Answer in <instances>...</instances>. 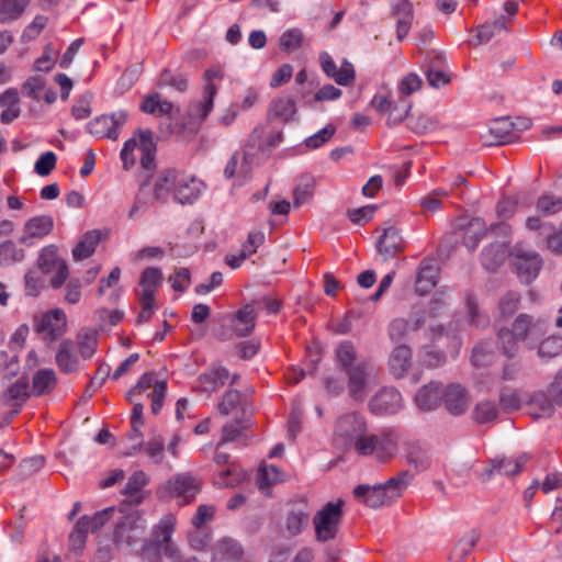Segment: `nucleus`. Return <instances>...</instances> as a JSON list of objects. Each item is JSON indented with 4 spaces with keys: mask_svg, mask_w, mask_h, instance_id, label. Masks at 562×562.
<instances>
[{
    "mask_svg": "<svg viewBox=\"0 0 562 562\" xmlns=\"http://www.w3.org/2000/svg\"><path fill=\"white\" fill-rule=\"evenodd\" d=\"M135 150L140 154L142 167L145 170H153L155 168L156 144L150 131L138 130L132 138L124 143L120 156L125 170H130L135 165Z\"/></svg>",
    "mask_w": 562,
    "mask_h": 562,
    "instance_id": "nucleus-3",
    "label": "nucleus"
},
{
    "mask_svg": "<svg viewBox=\"0 0 562 562\" xmlns=\"http://www.w3.org/2000/svg\"><path fill=\"white\" fill-rule=\"evenodd\" d=\"M562 351V338L549 336L538 347V355L542 359H551Z\"/></svg>",
    "mask_w": 562,
    "mask_h": 562,
    "instance_id": "nucleus-54",
    "label": "nucleus"
},
{
    "mask_svg": "<svg viewBox=\"0 0 562 562\" xmlns=\"http://www.w3.org/2000/svg\"><path fill=\"white\" fill-rule=\"evenodd\" d=\"M367 434V423L358 413H345L340 415L334 426V441L344 448L356 450L357 441Z\"/></svg>",
    "mask_w": 562,
    "mask_h": 562,
    "instance_id": "nucleus-6",
    "label": "nucleus"
},
{
    "mask_svg": "<svg viewBox=\"0 0 562 562\" xmlns=\"http://www.w3.org/2000/svg\"><path fill=\"white\" fill-rule=\"evenodd\" d=\"M162 281V272L159 268L149 267L146 268L140 276L142 293L139 295L146 299L154 297L157 286Z\"/></svg>",
    "mask_w": 562,
    "mask_h": 562,
    "instance_id": "nucleus-43",
    "label": "nucleus"
},
{
    "mask_svg": "<svg viewBox=\"0 0 562 562\" xmlns=\"http://www.w3.org/2000/svg\"><path fill=\"white\" fill-rule=\"evenodd\" d=\"M520 294L515 291L506 292L498 302V308L503 316L513 315L519 306Z\"/></svg>",
    "mask_w": 562,
    "mask_h": 562,
    "instance_id": "nucleus-62",
    "label": "nucleus"
},
{
    "mask_svg": "<svg viewBox=\"0 0 562 562\" xmlns=\"http://www.w3.org/2000/svg\"><path fill=\"white\" fill-rule=\"evenodd\" d=\"M256 325V315L251 305H245L238 310L232 321V330L238 337H246L251 334Z\"/></svg>",
    "mask_w": 562,
    "mask_h": 562,
    "instance_id": "nucleus-34",
    "label": "nucleus"
},
{
    "mask_svg": "<svg viewBox=\"0 0 562 562\" xmlns=\"http://www.w3.org/2000/svg\"><path fill=\"white\" fill-rule=\"evenodd\" d=\"M128 114L124 110L112 113L111 115H100L88 123V132L97 138H108L116 140L120 130L127 122Z\"/></svg>",
    "mask_w": 562,
    "mask_h": 562,
    "instance_id": "nucleus-10",
    "label": "nucleus"
},
{
    "mask_svg": "<svg viewBox=\"0 0 562 562\" xmlns=\"http://www.w3.org/2000/svg\"><path fill=\"white\" fill-rule=\"evenodd\" d=\"M243 548L232 538H223L213 547L212 562H239Z\"/></svg>",
    "mask_w": 562,
    "mask_h": 562,
    "instance_id": "nucleus-27",
    "label": "nucleus"
},
{
    "mask_svg": "<svg viewBox=\"0 0 562 562\" xmlns=\"http://www.w3.org/2000/svg\"><path fill=\"white\" fill-rule=\"evenodd\" d=\"M335 356H336L337 366L340 369V371H342V372L348 371L350 368H352L356 364L355 363V361L357 359L356 348H355V345L349 340L341 341L337 346V348L335 350Z\"/></svg>",
    "mask_w": 562,
    "mask_h": 562,
    "instance_id": "nucleus-46",
    "label": "nucleus"
},
{
    "mask_svg": "<svg viewBox=\"0 0 562 562\" xmlns=\"http://www.w3.org/2000/svg\"><path fill=\"white\" fill-rule=\"evenodd\" d=\"M498 339L503 353L507 357H514L518 350L519 339H516L508 328H501L498 331Z\"/></svg>",
    "mask_w": 562,
    "mask_h": 562,
    "instance_id": "nucleus-60",
    "label": "nucleus"
},
{
    "mask_svg": "<svg viewBox=\"0 0 562 562\" xmlns=\"http://www.w3.org/2000/svg\"><path fill=\"white\" fill-rule=\"evenodd\" d=\"M54 227V221L49 215L34 216L30 218L23 229V235L19 241L25 246H31L33 239H41L48 235Z\"/></svg>",
    "mask_w": 562,
    "mask_h": 562,
    "instance_id": "nucleus-20",
    "label": "nucleus"
},
{
    "mask_svg": "<svg viewBox=\"0 0 562 562\" xmlns=\"http://www.w3.org/2000/svg\"><path fill=\"white\" fill-rule=\"evenodd\" d=\"M408 125L413 132L424 134L437 127V120L430 115L420 114L416 117H411Z\"/></svg>",
    "mask_w": 562,
    "mask_h": 562,
    "instance_id": "nucleus-63",
    "label": "nucleus"
},
{
    "mask_svg": "<svg viewBox=\"0 0 562 562\" xmlns=\"http://www.w3.org/2000/svg\"><path fill=\"white\" fill-rule=\"evenodd\" d=\"M513 131L514 124L509 117L495 119L490 125V133L496 138L498 144L510 142V134Z\"/></svg>",
    "mask_w": 562,
    "mask_h": 562,
    "instance_id": "nucleus-48",
    "label": "nucleus"
},
{
    "mask_svg": "<svg viewBox=\"0 0 562 562\" xmlns=\"http://www.w3.org/2000/svg\"><path fill=\"white\" fill-rule=\"evenodd\" d=\"M438 268L435 259L422 260L417 277H416V291L424 295L428 293L437 283Z\"/></svg>",
    "mask_w": 562,
    "mask_h": 562,
    "instance_id": "nucleus-30",
    "label": "nucleus"
},
{
    "mask_svg": "<svg viewBox=\"0 0 562 562\" xmlns=\"http://www.w3.org/2000/svg\"><path fill=\"white\" fill-rule=\"evenodd\" d=\"M314 193V180L311 178L303 179L294 189L293 192V205L300 207L306 203Z\"/></svg>",
    "mask_w": 562,
    "mask_h": 562,
    "instance_id": "nucleus-55",
    "label": "nucleus"
},
{
    "mask_svg": "<svg viewBox=\"0 0 562 562\" xmlns=\"http://www.w3.org/2000/svg\"><path fill=\"white\" fill-rule=\"evenodd\" d=\"M442 401L446 408L453 415L463 414L469 406V397L465 390L459 384H450L442 392Z\"/></svg>",
    "mask_w": 562,
    "mask_h": 562,
    "instance_id": "nucleus-28",
    "label": "nucleus"
},
{
    "mask_svg": "<svg viewBox=\"0 0 562 562\" xmlns=\"http://www.w3.org/2000/svg\"><path fill=\"white\" fill-rule=\"evenodd\" d=\"M66 328V315L61 310H54L34 318V329L45 341L58 339Z\"/></svg>",
    "mask_w": 562,
    "mask_h": 562,
    "instance_id": "nucleus-12",
    "label": "nucleus"
},
{
    "mask_svg": "<svg viewBox=\"0 0 562 562\" xmlns=\"http://www.w3.org/2000/svg\"><path fill=\"white\" fill-rule=\"evenodd\" d=\"M19 93L15 89L10 88L5 90L0 95V106L3 108V111L0 115V121L3 124H9L14 121L20 115V105H19Z\"/></svg>",
    "mask_w": 562,
    "mask_h": 562,
    "instance_id": "nucleus-37",
    "label": "nucleus"
},
{
    "mask_svg": "<svg viewBox=\"0 0 562 562\" xmlns=\"http://www.w3.org/2000/svg\"><path fill=\"white\" fill-rule=\"evenodd\" d=\"M403 405L401 393L394 387H383L369 402V409L374 415L397 413Z\"/></svg>",
    "mask_w": 562,
    "mask_h": 562,
    "instance_id": "nucleus-14",
    "label": "nucleus"
},
{
    "mask_svg": "<svg viewBox=\"0 0 562 562\" xmlns=\"http://www.w3.org/2000/svg\"><path fill=\"white\" fill-rule=\"evenodd\" d=\"M536 210L542 216H551L562 212V195L541 194L536 202Z\"/></svg>",
    "mask_w": 562,
    "mask_h": 562,
    "instance_id": "nucleus-47",
    "label": "nucleus"
},
{
    "mask_svg": "<svg viewBox=\"0 0 562 562\" xmlns=\"http://www.w3.org/2000/svg\"><path fill=\"white\" fill-rule=\"evenodd\" d=\"M241 402V393L237 390H227L218 402V411L221 414L229 415Z\"/></svg>",
    "mask_w": 562,
    "mask_h": 562,
    "instance_id": "nucleus-58",
    "label": "nucleus"
},
{
    "mask_svg": "<svg viewBox=\"0 0 562 562\" xmlns=\"http://www.w3.org/2000/svg\"><path fill=\"white\" fill-rule=\"evenodd\" d=\"M265 131L261 126H256L249 135L248 142L245 145L243 154V164L240 165L239 172L246 175L249 171L248 164L251 158L258 153L267 149L262 140Z\"/></svg>",
    "mask_w": 562,
    "mask_h": 562,
    "instance_id": "nucleus-33",
    "label": "nucleus"
},
{
    "mask_svg": "<svg viewBox=\"0 0 562 562\" xmlns=\"http://www.w3.org/2000/svg\"><path fill=\"white\" fill-rule=\"evenodd\" d=\"M502 237L494 244L488 245L482 251L481 260L484 268L488 271L496 270L505 260L507 254V246L509 240L508 236L498 235Z\"/></svg>",
    "mask_w": 562,
    "mask_h": 562,
    "instance_id": "nucleus-26",
    "label": "nucleus"
},
{
    "mask_svg": "<svg viewBox=\"0 0 562 562\" xmlns=\"http://www.w3.org/2000/svg\"><path fill=\"white\" fill-rule=\"evenodd\" d=\"M146 521L136 513L128 514L116 525L114 541L117 547L134 548L143 539Z\"/></svg>",
    "mask_w": 562,
    "mask_h": 562,
    "instance_id": "nucleus-9",
    "label": "nucleus"
},
{
    "mask_svg": "<svg viewBox=\"0 0 562 562\" xmlns=\"http://www.w3.org/2000/svg\"><path fill=\"white\" fill-rule=\"evenodd\" d=\"M169 495L181 499V504L190 503L199 493V482L190 474H178L167 483Z\"/></svg>",
    "mask_w": 562,
    "mask_h": 562,
    "instance_id": "nucleus-18",
    "label": "nucleus"
},
{
    "mask_svg": "<svg viewBox=\"0 0 562 562\" xmlns=\"http://www.w3.org/2000/svg\"><path fill=\"white\" fill-rule=\"evenodd\" d=\"M282 481V475L279 469L274 465H263L259 470L258 486L263 491L266 487Z\"/></svg>",
    "mask_w": 562,
    "mask_h": 562,
    "instance_id": "nucleus-57",
    "label": "nucleus"
},
{
    "mask_svg": "<svg viewBox=\"0 0 562 562\" xmlns=\"http://www.w3.org/2000/svg\"><path fill=\"white\" fill-rule=\"evenodd\" d=\"M412 366V350L407 345L395 347L389 358V368L392 375L401 379Z\"/></svg>",
    "mask_w": 562,
    "mask_h": 562,
    "instance_id": "nucleus-31",
    "label": "nucleus"
},
{
    "mask_svg": "<svg viewBox=\"0 0 562 562\" xmlns=\"http://www.w3.org/2000/svg\"><path fill=\"white\" fill-rule=\"evenodd\" d=\"M442 392L439 383L430 382L418 390L415 402L423 411L436 409L442 402Z\"/></svg>",
    "mask_w": 562,
    "mask_h": 562,
    "instance_id": "nucleus-32",
    "label": "nucleus"
},
{
    "mask_svg": "<svg viewBox=\"0 0 562 562\" xmlns=\"http://www.w3.org/2000/svg\"><path fill=\"white\" fill-rule=\"evenodd\" d=\"M345 373L347 375L348 394L356 402H363L370 384L378 383V369L367 360L357 362Z\"/></svg>",
    "mask_w": 562,
    "mask_h": 562,
    "instance_id": "nucleus-7",
    "label": "nucleus"
},
{
    "mask_svg": "<svg viewBox=\"0 0 562 562\" xmlns=\"http://www.w3.org/2000/svg\"><path fill=\"white\" fill-rule=\"evenodd\" d=\"M528 458L526 454L517 458L497 457L490 460V467L481 474L483 481H488L495 475L513 476L518 474Z\"/></svg>",
    "mask_w": 562,
    "mask_h": 562,
    "instance_id": "nucleus-16",
    "label": "nucleus"
},
{
    "mask_svg": "<svg viewBox=\"0 0 562 562\" xmlns=\"http://www.w3.org/2000/svg\"><path fill=\"white\" fill-rule=\"evenodd\" d=\"M56 363L61 372L72 373L77 371L79 360L75 353V345L71 340H64L56 353Z\"/></svg>",
    "mask_w": 562,
    "mask_h": 562,
    "instance_id": "nucleus-38",
    "label": "nucleus"
},
{
    "mask_svg": "<svg viewBox=\"0 0 562 562\" xmlns=\"http://www.w3.org/2000/svg\"><path fill=\"white\" fill-rule=\"evenodd\" d=\"M413 480L409 471H402L396 476L390 477L383 484H360L353 490L355 498L371 508H379L392 504L407 488Z\"/></svg>",
    "mask_w": 562,
    "mask_h": 562,
    "instance_id": "nucleus-1",
    "label": "nucleus"
},
{
    "mask_svg": "<svg viewBox=\"0 0 562 562\" xmlns=\"http://www.w3.org/2000/svg\"><path fill=\"white\" fill-rule=\"evenodd\" d=\"M319 64L324 74L337 85L349 86L355 81L356 71L349 60L344 59L338 69L333 57L327 52H322L319 54Z\"/></svg>",
    "mask_w": 562,
    "mask_h": 562,
    "instance_id": "nucleus-15",
    "label": "nucleus"
},
{
    "mask_svg": "<svg viewBox=\"0 0 562 562\" xmlns=\"http://www.w3.org/2000/svg\"><path fill=\"white\" fill-rule=\"evenodd\" d=\"M554 404L555 402L549 393L548 395L538 394L532 398L530 408L532 409V415L537 418L549 417L553 414Z\"/></svg>",
    "mask_w": 562,
    "mask_h": 562,
    "instance_id": "nucleus-50",
    "label": "nucleus"
},
{
    "mask_svg": "<svg viewBox=\"0 0 562 562\" xmlns=\"http://www.w3.org/2000/svg\"><path fill=\"white\" fill-rule=\"evenodd\" d=\"M147 483L148 476L144 471L134 472L123 490V494L128 497L126 502L131 505L140 504L144 499L142 490Z\"/></svg>",
    "mask_w": 562,
    "mask_h": 562,
    "instance_id": "nucleus-39",
    "label": "nucleus"
},
{
    "mask_svg": "<svg viewBox=\"0 0 562 562\" xmlns=\"http://www.w3.org/2000/svg\"><path fill=\"white\" fill-rule=\"evenodd\" d=\"M479 540V535L475 530H471L458 543L453 547L451 552V559L456 562H461L474 548Z\"/></svg>",
    "mask_w": 562,
    "mask_h": 562,
    "instance_id": "nucleus-49",
    "label": "nucleus"
},
{
    "mask_svg": "<svg viewBox=\"0 0 562 562\" xmlns=\"http://www.w3.org/2000/svg\"><path fill=\"white\" fill-rule=\"evenodd\" d=\"M177 518L173 514L164 515L157 525L151 528L150 536L144 542L156 546L162 549V554L166 557H175L179 546L172 540V535L176 530Z\"/></svg>",
    "mask_w": 562,
    "mask_h": 562,
    "instance_id": "nucleus-8",
    "label": "nucleus"
},
{
    "mask_svg": "<svg viewBox=\"0 0 562 562\" xmlns=\"http://www.w3.org/2000/svg\"><path fill=\"white\" fill-rule=\"evenodd\" d=\"M57 385L56 373L53 369H40L32 378V394L35 396L47 395Z\"/></svg>",
    "mask_w": 562,
    "mask_h": 562,
    "instance_id": "nucleus-36",
    "label": "nucleus"
},
{
    "mask_svg": "<svg viewBox=\"0 0 562 562\" xmlns=\"http://www.w3.org/2000/svg\"><path fill=\"white\" fill-rule=\"evenodd\" d=\"M404 249V241L400 232L394 226H387L384 228L383 234L376 243V250L382 257L383 261L395 257Z\"/></svg>",
    "mask_w": 562,
    "mask_h": 562,
    "instance_id": "nucleus-22",
    "label": "nucleus"
},
{
    "mask_svg": "<svg viewBox=\"0 0 562 562\" xmlns=\"http://www.w3.org/2000/svg\"><path fill=\"white\" fill-rule=\"evenodd\" d=\"M31 394L32 390H30L27 380L20 378L3 392L2 401L7 406L13 407L16 414Z\"/></svg>",
    "mask_w": 562,
    "mask_h": 562,
    "instance_id": "nucleus-25",
    "label": "nucleus"
},
{
    "mask_svg": "<svg viewBox=\"0 0 562 562\" xmlns=\"http://www.w3.org/2000/svg\"><path fill=\"white\" fill-rule=\"evenodd\" d=\"M391 13L396 18V37L398 41L408 34L413 21V7L409 0H392Z\"/></svg>",
    "mask_w": 562,
    "mask_h": 562,
    "instance_id": "nucleus-24",
    "label": "nucleus"
},
{
    "mask_svg": "<svg viewBox=\"0 0 562 562\" xmlns=\"http://www.w3.org/2000/svg\"><path fill=\"white\" fill-rule=\"evenodd\" d=\"M145 453L153 460L154 463L159 464L165 457V441L158 436L149 439L146 443L143 442Z\"/></svg>",
    "mask_w": 562,
    "mask_h": 562,
    "instance_id": "nucleus-56",
    "label": "nucleus"
},
{
    "mask_svg": "<svg viewBox=\"0 0 562 562\" xmlns=\"http://www.w3.org/2000/svg\"><path fill=\"white\" fill-rule=\"evenodd\" d=\"M180 171L177 169L162 170L154 186V199L160 203H167L170 195L175 198V189L178 187Z\"/></svg>",
    "mask_w": 562,
    "mask_h": 562,
    "instance_id": "nucleus-23",
    "label": "nucleus"
},
{
    "mask_svg": "<svg viewBox=\"0 0 562 562\" xmlns=\"http://www.w3.org/2000/svg\"><path fill=\"white\" fill-rule=\"evenodd\" d=\"M140 110L147 114L170 115L173 104L169 101H161L158 93H153L143 99Z\"/></svg>",
    "mask_w": 562,
    "mask_h": 562,
    "instance_id": "nucleus-45",
    "label": "nucleus"
},
{
    "mask_svg": "<svg viewBox=\"0 0 562 562\" xmlns=\"http://www.w3.org/2000/svg\"><path fill=\"white\" fill-rule=\"evenodd\" d=\"M345 502L326 503L313 517L315 538L319 542H328L336 538L342 520Z\"/></svg>",
    "mask_w": 562,
    "mask_h": 562,
    "instance_id": "nucleus-4",
    "label": "nucleus"
},
{
    "mask_svg": "<svg viewBox=\"0 0 562 562\" xmlns=\"http://www.w3.org/2000/svg\"><path fill=\"white\" fill-rule=\"evenodd\" d=\"M442 302L438 299H432L429 302L428 308L423 306H414L406 319L409 321V331H416L420 328H426L427 337L431 341H436L443 336L445 328L438 322Z\"/></svg>",
    "mask_w": 562,
    "mask_h": 562,
    "instance_id": "nucleus-5",
    "label": "nucleus"
},
{
    "mask_svg": "<svg viewBox=\"0 0 562 562\" xmlns=\"http://www.w3.org/2000/svg\"><path fill=\"white\" fill-rule=\"evenodd\" d=\"M506 18L499 16L492 23H484L479 26L475 41L471 42L472 45H481L490 42L492 37L501 31H507Z\"/></svg>",
    "mask_w": 562,
    "mask_h": 562,
    "instance_id": "nucleus-44",
    "label": "nucleus"
},
{
    "mask_svg": "<svg viewBox=\"0 0 562 562\" xmlns=\"http://www.w3.org/2000/svg\"><path fill=\"white\" fill-rule=\"evenodd\" d=\"M303 41V34L299 29L285 31L280 37V46L286 52H293L300 48Z\"/></svg>",
    "mask_w": 562,
    "mask_h": 562,
    "instance_id": "nucleus-64",
    "label": "nucleus"
},
{
    "mask_svg": "<svg viewBox=\"0 0 562 562\" xmlns=\"http://www.w3.org/2000/svg\"><path fill=\"white\" fill-rule=\"evenodd\" d=\"M406 458L407 462L418 471L428 469L430 464L427 451L417 445L408 447Z\"/></svg>",
    "mask_w": 562,
    "mask_h": 562,
    "instance_id": "nucleus-52",
    "label": "nucleus"
},
{
    "mask_svg": "<svg viewBox=\"0 0 562 562\" xmlns=\"http://www.w3.org/2000/svg\"><path fill=\"white\" fill-rule=\"evenodd\" d=\"M487 234L509 236L510 226L505 222H498L487 227L482 218H472L465 228L463 243L470 251H473Z\"/></svg>",
    "mask_w": 562,
    "mask_h": 562,
    "instance_id": "nucleus-11",
    "label": "nucleus"
},
{
    "mask_svg": "<svg viewBox=\"0 0 562 562\" xmlns=\"http://www.w3.org/2000/svg\"><path fill=\"white\" fill-rule=\"evenodd\" d=\"M398 436L393 429H383L375 434H366L357 441L356 452L371 456L380 462L390 461L397 452Z\"/></svg>",
    "mask_w": 562,
    "mask_h": 562,
    "instance_id": "nucleus-2",
    "label": "nucleus"
},
{
    "mask_svg": "<svg viewBox=\"0 0 562 562\" xmlns=\"http://www.w3.org/2000/svg\"><path fill=\"white\" fill-rule=\"evenodd\" d=\"M215 95L216 88L213 86L204 87L203 100L190 103L188 115L194 123L201 124L213 110Z\"/></svg>",
    "mask_w": 562,
    "mask_h": 562,
    "instance_id": "nucleus-29",
    "label": "nucleus"
},
{
    "mask_svg": "<svg viewBox=\"0 0 562 562\" xmlns=\"http://www.w3.org/2000/svg\"><path fill=\"white\" fill-rule=\"evenodd\" d=\"M23 257V250L18 249L13 241L7 240L0 244V267L21 261Z\"/></svg>",
    "mask_w": 562,
    "mask_h": 562,
    "instance_id": "nucleus-53",
    "label": "nucleus"
},
{
    "mask_svg": "<svg viewBox=\"0 0 562 562\" xmlns=\"http://www.w3.org/2000/svg\"><path fill=\"white\" fill-rule=\"evenodd\" d=\"M229 379V371L221 364H212L202 374H200L195 382V391L206 394H212L221 389Z\"/></svg>",
    "mask_w": 562,
    "mask_h": 562,
    "instance_id": "nucleus-17",
    "label": "nucleus"
},
{
    "mask_svg": "<svg viewBox=\"0 0 562 562\" xmlns=\"http://www.w3.org/2000/svg\"><path fill=\"white\" fill-rule=\"evenodd\" d=\"M250 426L247 419H236L234 422L226 423L222 428V439L220 445L227 442L240 441L247 443V436L245 430Z\"/></svg>",
    "mask_w": 562,
    "mask_h": 562,
    "instance_id": "nucleus-41",
    "label": "nucleus"
},
{
    "mask_svg": "<svg viewBox=\"0 0 562 562\" xmlns=\"http://www.w3.org/2000/svg\"><path fill=\"white\" fill-rule=\"evenodd\" d=\"M101 240V232L98 229L87 232L80 241L72 249L75 260L87 259L95 251V247Z\"/></svg>",
    "mask_w": 562,
    "mask_h": 562,
    "instance_id": "nucleus-40",
    "label": "nucleus"
},
{
    "mask_svg": "<svg viewBox=\"0 0 562 562\" xmlns=\"http://www.w3.org/2000/svg\"><path fill=\"white\" fill-rule=\"evenodd\" d=\"M30 0H0V23L8 24L18 20Z\"/></svg>",
    "mask_w": 562,
    "mask_h": 562,
    "instance_id": "nucleus-42",
    "label": "nucleus"
},
{
    "mask_svg": "<svg viewBox=\"0 0 562 562\" xmlns=\"http://www.w3.org/2000/svg\"><path fill=\"white\" fill-rule=\"evenodd\" d=\"M336 132V127L331 124L326 125L314 135L305 139V146L308 149H317L327 143Z\"/></svg>",
    "mask_w": 562,
    "mask_h": 562,
    "instance_id": "nucleus-61",
    "label": "nucleus"
},
{
    "mask_svg": "<svg viewBox=\"0 0 562 562\" xmlns=\"http://www.w3.org/2000/svg\"><path fill=\"white\" fill-rule=\"evenodd\" d=\"M544 327V322L537 321L532 323V318L527 314H520L514 322L513 328L509 329L515 334L516 339L520 341L528 338V336L538 337Z\"/></svg>",
    "mask_w": 562,
    "mask_h": 562,
    "instance_id": "nucleus-35",
    "label": "nucleus"
},
{
    "mask_svg": "<svg viewBox=\"0 0 562 562\" xmlns=\"http://www.w3.org/2000/svg\"><path fill=\"white\" fill-rule=\"evenodd\" d=\"M310 508L305 502L289 506L284 518V528L290 536H297L308 526Z\"/></svg>",
    "mask_w": 562,
    "mask_h": 562,
    "instance_id": "nucleus-19",
    "label": "nucleus"
},
{
    "mask_svg": "<svg viewBox=\"0 0 562 562\" xmlns=\"http://www.w3.org/2000/svg\"><path fill=\"white\" fill-rule=\"evenodd\" d=\"M79 351L82 358L89 359L93 356L97 348V336L93 331L79 333L77 336Z\"/></svg>",
    "mask_w": 562,
    "mask_h": 562,
    "instance_id": "nucleus-59",
    "label": "nucleus"
},
{
    "mask_svg": "<svg viewBox=\"0 0 562 562\" xmlns=\"http://www.w3.org/2000/svg\"><path fill=\"white\" fill-rule=\"evenodd\" d=\"M178 187L175 189V201L179 204H191L201 194L203 183L195 177L180 171Z\"/></svg>",
    "mask_w": 562,
    "mask_h": 562,
    "instance_id": "nucleus-21",
    "label": "nucleus"
},
{
    "mask_svg": "<svg viewBox=\"0 0 562 562\" xmlns=\"http://www.w3.org/2000/svg\"><path fill=\"white\" fill-rule=\"evenodd\" d=\"M498 409L494 402L482 401L479 402L473 411V418L479 424H486L497 417Z\"/></svg>",
    "mask_w": 562,
    "mask_h": 562,
    "instance_id": "nucleus-51",
    "label": "nucleus"
},
{
    "mask_svg": "<svg viewBox=\"0 0 562 562\" xmlns=\"http://www.w3.org/2000/svg\"><path fill=\"white\" fill-rule=\"evenodd\" d=\"M514 266L520 282L531 283L537 279L542 269V258L535 250H524L516 248L514 254Z\"/></svg>",
    "mask_w": 562,
    "mask_h": 562,
    "instance_id": "nucleus-13",
    "label": "nucleus"
}]
</instances>
